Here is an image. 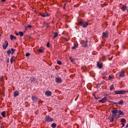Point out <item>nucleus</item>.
<instances>
[{"label": "nucleus", "instance_id": "nucleus-30", "mask_svg": "<svg viewBox=\"0 0 128 128\" xmlns=\"http://www.w3.org/2000/svg\"><path fill=\"white\" fill-rule=\"evenodd\" d=\"M19 35L20 36H24V32H19Z\"/></svg>", "mask_w": 128, "mask_h": 128}, {"label": "nucleus", "instance_id": "nucleus-16", "mask_svg": "<svg viewBox=\"0 0 128 128\" xmlns=\"http://www.w3.org/2000/svg\"><path fill=\"white\" fill-rule=\"evenodd\" d=\"M118 112L119 114L118 115L119 116H124V112H122V111L121 110H118Z\"/></svg>", "mask_w": 128, "mask_h": 128}, {"label": "nucleus", "instance_id": "nucleus-28", "mask_svg": "<svg viewBox=\"0 0 128 128\" xmlns=\"http://www.w3.org/2000/svg\"><path fill=\"white\" fill-rule=\"evenodd\" d=\"M126 122V120L124 118L121 119V122H123V124H125Z\"/></svg>", "mask_w": 128, "mask_h": 128}, {"label": "nucleus", "instance_id": "nucleus-14", "mask_svg": "<svg viewBox=\"0 0 128 128\" xmlns=\"http://www.w3.org/2000/svg\"><path fill=\"white\" fill-rule=\"evenodd\" d=\"M20 95V92H18V90H16L14 92V98H16V96H18Z\"/></svg>", "mask_w": 128, "mask_h": 128}, {"label": "nucleus", "instance_id": "nucleus-2", "mask_svg": "<svg viewBox=\"0 0 128 128\" xmlns=\"http://www.w3.org/2000/svg\"><path fill=\"white\" fill-rule=\"evenodd\" d=\"M45 122H54V118L50 117V116L48 115H46L45 116Z\"/></svg>", "mask_w": 128, "mask_h": 128}, {"label": "nucleus", "instance_id": "nucleus-13", "mask_svg": "<svg viewBox=\"0 0 128 128\" xmlns=\"http://www.w3.org/2000/svg\"><path fill=\"white\" fill-rule=\"evenodd\" d=\"M97 66L99 68H102V63H100L98 62H97Z\"/></svg>", "mask_w": 128, "mask_h": 128}, {"label": "nucleus", "instance_id": "nucleus-11", "mask_svg": "<svg viewBox=\"0 0 128 128\" xmlns=\"http://www.w3.org/2000/svg\"><path fill=\"white\" fill-rule=\"evenodd\" d=\"M121 10L123 12H126V4H124L121 8Z\"/></svg>", "mask_w": 128, "mask_h": 128}, {"label": "nucleus", "instance_id": "nucleus-36", "mask_svg": "<svg viewBox=\"0 0 128 128\" xmlns=\"http://www.w3.org/2000/svg\"><path fill=\"white\" fill-rule=\"evenodd\" d=\"M40 16H41L42 18H46V15H44V14H40Z\"/></svg>", "mask_w": 128, "mask_h": 128}, {"label": "nucleus", "instance_id": "nucleus-43", "mask_svg": "<svg viewBox=\"0 0 128 128\" xmlns=\"http://www.w3.org/2000/svg\"><path fill=\"white\" fill-rule=\"evenodd\" d=\"M125 94H126V92H128V90H124Z\"/></svg>", "mask_w": 128, "mask_h": 128}, {"label": "nucleus", "instance_id": "nucleus-32", "mask_svg": "<svg viewBox=\"0 0 128 128\" xmlns=\"http://www.w3.org/2000/svg\"><path fill=\"white\" fill-rule=\"evenodd\" d=\"M38 52H39L41 54H42V52H44V51L42 49L40 48L38 50Z\"/></svg>", "mask_w": 128, "mask_h": 128}, {"label": "nucleus", "instance_id": "nucleus-6", "mask_svg": "<svg viewBox=\"0 0 128 128\" xmlns=\"http://www.w3.org/2000/svg\"><path fill=\"white\" fill-rule=\"evenodd\" d=\"M8 46V41L6 40L5 41L4 43L3 44H2L4 50H6Z\"/></svg>", "mask_w": 128, "mask_h": 128}, {"label": "nucleus", "instance_id": "nucleus-15", "mask_svg": "<svg viewBox=\"0 0 128 128\" xmlns=\"http://www.w3.org/2000/svg\"><path fill=\"white\" fill-rule=\"evenodd\" d=\"M126 73H124V72H120V78H124V76H126L125 74Z\"/></svg>", "mask_w": 128, "mask_h": 128}, {"label": "nucleus", "instance_id": "nucleus-21", "mask_svg": "<svg viewBox=\"0 0 128 128\" xmlns=\"http://www.w3.org/2000/svg\"><path fill=\"white\" fill-rule=\"evenodd\" d=\"M1 115L2 116H3L4 118H6V111H3L1 113Z\"/></svg>", "mask_w": 128, "mask_h": 128}, {"label": "nucleus", "instance_id": "nucleus-34", "mask_svg": "<svg viewBox=\"0 0 128 128\" xmlns=\"http://www.w3.org/2000/svg\"><path fill=\"white\" fill-rule=\"evenodd\" d=\"M109 102H110L111 104H118V103L116 102H113L112 101H108Z\"/></svg>", "mask_w": 128, "mask_h": 128}, {"label": "nucleus", "instance_id": "nucleus-20", "mask_svg": "<svg viewBox=\"0 0 128 128\" xmlns=\"http://www.w3.org/2000/svg\"><path fill=\"white\" fill-rule=\"evenodd\" d=\"M118 104H120V106H122V104H124V100H120L118 103Z\"/></svg>", "mask_w": 128, "mask_h": 128}, {"label": "nucleus", "instance_id": "nucleus-35", "mask_svg": "<svg viewBox=\"0 0 128 128\" xmlns=\"http://www.w3.org/2000/svg\"><path fill=\"white\" fill-rule=\"evenodd\" d=\"M57 64H59V66H62V62H60V60H58L57 62Z\"/></svg>", "mask_w": 128, "mask_h": 128}, {"label": "nucleus", "instance_id": "nucleus-3", "mask_svg": "<svg viewBox=\"0 0 128 128\" xmlns=\"http://www.w3.org/2000/svg\"><path fill=\"white\" fill-rule=\"evenodd\" d=\"M78 26H82L84 28H86L88 26V24L87 23V22H82L80 21L78 24Z\"/></svg>", "mask_w": 128, "mask_h": 128}, {"label": "nucleus", "instance_id": "nucleus-1", "mask_svg": "<svg viewBox=\"0 0 128 128\" xmlns=\"http://www.w3.org/2000/svg\"><path fill=\"white\" fill-rule=\"evenodd\" d=\"M112 116L116 120H118L120 118V115L116 114L118 112L117 109H116L115 110H112Z\"/></svg>", "mask_w": 128, "mask_h": 128}, {"label": "nucleus", "instance_id": "nucleus-7", "mask_svg": "<svg viewBox=\"0 0 128 128\" xmlns=\"http://www.w3.org/2000/svg\"><path fill=\"white\" fill-rule=\"evenodd\" d=\"M45 96H52V92L47 90L45 92Z\"/></svg>", "mask_w": 128, "mask_h": 128}, {"label": "nucleus", "instance_id": "nucleus-25", "mask_svg": "<svg viewBox=\"0 0 128 128\" xmlns=\"http://www.w3.org/2000/svg\"><path fill=\"white\" fill-rule=\"evenodd\" d=\"M114 88V84H112L110 88V90H112Z\"/></svg>", "mask_w": 128, "mask_h": 128}, {"label": "nucleus", "instance_id": "nucleus-48", "mask_svg": "<svg viewBox=\"0 0 128 128\" xmlns=\"http://www.w3.org/2000/svg\"><path fill=\"white\" fill-rule=\"evenodd\" d=\"M48 24H46V28H48Z\"/></svg>", "mask_w": 128, "mask_h": 128}, {"label": "nucleus", "instance_id": "nucleus-45", "mask_svg": "<svg viewBox=\"0 0 128 128\" xmlns=\"http://www.w3.org/2000/svg\"><path fill=\"white\" fill-rule=\"evenodd\" d=\"M7 62H8V63L10 62V60H9L8 58V59Z\"/></svg>", "mask_w": 128, "mask_h": 128}, {"label": "nucleus", "instance_id": "nucleus-9", "mask_svg": "<svg viewBox=\"0 0 128 128\" xmlns=\"http://www.w3.org/2000/svg\"><path fill=\"white\" fill-rule=\"evenodd\" d=\"M32 98L35 104H36V102H38V98L36 97L35 96H32Z\"/></svg>", "mask_w": 128, "mask_h": 128}, {"label": "nucleus", "instance_id": "nucleus-49", "mask_svg": "<svg viewBox=\"0 0 128 128\" xmlns=\"http://www.w3.org/2000/svg\"><path fill=\"white\" fill-rule=\"evenodd\" d=\"M63 8H64V9L66 8V6H64L63 7Z\"/></svg>", "mask_w": 128, "mask_h": 128}, {"label": "nucleus", "instance_id": "nucleus-33", "mask_svg": "<svg viewBox=\"0 0 128 128\" xmlns=\"http://www.w3.org/2000/svg\"><path fill=\"white\" fill-rule=\"evenodd\" d=\"M70 60L71 62H74V58H72L70 57Z\"/></svg>", "mask_w": 128, "mask_h": 128}, {"label": "nucleus", "instance_id": "nucleus-37", "mask_svg": "<svg viewBox=\"0 0 128 128\" xmlns=\"http://www.w3.org/2000/svg\"><path fill=\"white\" fill-rule=\"evenodd\" d=\"M26 56H30V52H27L26 54Z\"/></svg>", "mask_w": 128, "mask_h": 128}, {"label": "nucleus", "instance_id": "nucleus-52", "mask_svg": "<svg viewBox=\"0 0 128 128\" xmlns=\"http://www.w3.org/2000/svg\"><path fill=\"white\" fill-rule=\"evenodd\" d=\"M100 84H102V83H100Z\"/></svg>", "mask_w": 128, "mask_h": 128}, {"label": "nucleus", "instance_id": "nucleus-26", "mask_svg": "<svg viewBox=\"0 0 128 128\" xmlns=\"http://www.w3.org/2000/svg\"><path fill=\"white\" fill-rule=\"evenodd\" d=\"M7 54H8V56H10V54H12V51L10 50H8L7 52H6Z\"/></svg>", "mask_w": 128, "mask_h": 128}, {"label": "nucleus", "instance_id": "nucleus-41", "mask_svg": "<svg viewBox=\"0 0 128 128\" xmlns=\"http://www.w3.org/2000/svg\"><path fill=\"white\" fill-rule=\"evenodd\" d=\"M121 124H122V128H124V124L122 123Z\"/></svg>", "mask_w": 128, "mask_h": 128}, {"label": "nucleus", "instance_id": "nucleus-8", "mask_svg": "<svg viewBox=\"0 0 128 128\" xmlns=\"http://www.w3.org/2000/svg\"><path fill=\"white\" fill-rule=\"evenodd\" d=\"M56 82L57 84H60V82H62V80L60 78H56Z\"/></svg>", "mask_w": 128, "mask_h": 128}, {"label": "nucleus", "instance_id": "nucleus-46", "mask_svg": "<svg viewBox=\"0 0 128 128\" xmlns=\"http://www.w3.org/2000/svg\"><path fill=\"white\" fill-rule=\"evenodd\" d=\"M2 2H6V0H1Z\"/></svg>", "mask_w": 128, "mask_h": 128}, {"label": "nucleus", "instance_id": "nucleus-24", "mask_svg": "<svg viewBox=\"0 0 128 128\" xmlns=\"http://www.w3.org/2000/svg\"><path fill=\"white\" fill-rule=\"evenodd\" d=\"M14 52H16V49H14L12 48H11V54H14Z\"/></svg>", "mask_w": 128, "mask_h": 128}, {"label": "nucleus", "instance_id": "nucleus-39", "mask_svg": "<svg viewBox=\"0 0 128 128\" xmlns=\"http://www.w3.org/2000/svg\"><path fill=\"white\" fill-rule=\"evenodd\" d=\"M27 27L28 28H32V25H28Z\"/></svg>", "mask_w": 128, "mask_h": 128}, {"label": "nucleus", "instance_id": "nucleus-44", "mask_svg": "<svg viewBox=\"0 0 128 128\" xmlns=\"http://www.w3.org/2000/svg\"><path fill=\"white\" fill-rule=\"evenodd\" d=\"M93 96H94V98H96V94H93Z\"/></svg>", "mask_w": 128, "mask_h": 128}, {"label": "nucleus", "instance_id": "nucleus-42", "mask_svg": "<svg viewBox=\"0 0 128 128\" xmlns=\"http://www.w3.org/2000/svg\"><path fill=\"white\" fill-rule=\"evenodd\" d=\"M95 99L96 100H98V99H100V97H95Z\"/></svg>", "mask_w": 128, "mask_h": 128}, {"label": "nucleus", "instance_id": "nucleus-10", "mask_svg": "<svg viewBox=\"0 0 128 128\" xmlns=\"http://www.w3.org/2000/svg\"><path fill=\"white\" fill-rule=\"evenodd\" d=\"M99 102H102V104H104L106 102V97H104L101 100H98Z\"/></svg>", "mask_w": 128, "mask_h": 128}, {"label": "nucleus", "instance_id": "nucleus-19", "mask_svg": "<svg viewBox=\"0 0 128 128\" xmlns=\"http://www.w3.org/2000/svg\"><path fill=\"white\" fill-rule=\"evenodd\" d=\"M83 46H84V48L88 46V40H86V41L84 43Z\"/></svg>", "mask_w": 128, "mask_h": 128}, {"label": "nucleus", "instance_id": "nucleus-54", "mask_svg": "<svg viewBox=\"0 0 128 128\" xmlns=\"http://www.w3.org/2000/svg\"><path fill=\"white\" fill-rule=\"evenodd\" d=\"M0 36H2V34H0Z\"/></svg>", "mask_w": 128, "mask_h": 128}, {"label": "nucleus", "instance_id": "nucleus-27", "mask_svg": "<svg viewBox=\"0 0 128 128\" xmlns=\"http://www.w3.org/2000/svg\"><path fill=\"white\" fill-rule=\"evenodd\" d=\"M14 56H12V58H10V62H11V64H12V62H14Z\"/></svg>", "mask_w": 128, "mask_h": 128}, {"label": "nucleus", "instance_id": "nucleus-4", "mask_svg": "<svg viewBox=\"0 0 128 128\" xmlns=\"http://www.w3.org/2000/svg\"><path fill=\"white\" fill-rule=\"evenodd\" d=\"M115 94H126L124 90H116L114 92Z\"/></svg>", "mask_w": 128, "mask_h": 128}, {"label": "nucleus", "instance_id": "nucleus-51", "mask_svg": "<svg viewBox=\"0 0 128 128\" xmlns=\"http://www.w3.org/2000/svg\"><path fill=\"white\" fill-rule=\"evenodd\" d=\"M65 40H68L66 38H65Z\"/></svg>", "mask_w": 128, "mask_h": 128}, {"label": "nucleus", "instance_id": "nucleus-29", "mask_svg": "<svg viewBox=\"0 0 128 128\" xmlns=\"http://www.w3.org/2000/svg\"><path fill=\"white\" fill-rule=\"evenodd\" d=\"M78 48V45L74 44L73 47H72V50H76V48Z\"/></svg>", "mask_w": 128, "mask_h": 128}, {"label": "nucleus", "instance_id": "nucleus-5", "mask_svg": "<svg viewBox=\"0 0 128 128\" xmlns=\"http://www.w3.org/2000/svg\"><path fill=\"white\" fill-rule=\"evenodd\" d=\"M30 84H34L36 82V78L34 76L30 77Z\"/></svg>", "mask_w": 128, "mask_h": 128}, {"label": "nucleus", "instance_id": "nucleus-12", "mask_svg": "<svg viewBox=\"0 0 128 128\" xmlns=\"http://www.w3.org/2000/svg\"><path fill=\"white\" fill-rule=\"evenodd\" d=\"M108 120H109L110 122H112L114 120V118L112 116H110V117L108 118Z\"/></svg>", "mask_w": 128, "mask_h": 128}, {"label": "nucleus", "instance_id": "nucleus-23", "mask_svg": "<svg viewBox=\"0 0 128 128\" xmlns=\"http://www.w3.org/2000/svg\"><path fill=\"white\" fill-rule=\"evenodd\" d=\"M56 36H58V33L56 32H54V35L52 36V38L53 40H54V38H56Z\"/></svg>", "mask_w": 128, "mask_h": 128}, {"label": "nucleus", "instance_id": "nucleus-38", "mask_svg": "<svg viewBox=\"0 0 128 128\" xmlns=\"http://www.w3.org/2000/svg\"><path fill=\"white\" fill-rule=\"evenodd\" d=\"M108 80H112V77L110 76H108Z\"/></svg>", "mask_w": 128, "mask_h": 128}, {"label": "nucleus", "instance_id": "nucleus-31", "mask_svg": "<svg viewBox=\"0 0 128 128\" xmlns=\"http://www.w3.org/2000/svg\"><path fill=\"white\" fill-rule=\"evenodd\" d=\"M44 14L46 16H46H50V14L48 13V12L44 13Z\"/></svg>", "mask_w": 128, "mask_h": 128}, {"label": "nucleus", "instance_id": "nucleus-53", "mask_svg": "<svg viewBox=\"0 0 128 128\" xmlns=\"http://www.w3.org/2000/svg\"><path fill=\"white\" fill-rule=\"evenodd\" d=\"M0 124H1V122H0Z\"/></svg>", "mask_w": 128, "mask_h": 128}, {"label": "nucleus", "instance_id": "nucleus-17", "mask_svg": "<svg viewBox=\"0 0 128 128\" xmlns=\"http://www.w3.org/2000/svg\"><path fill=\"white\" fill-rule=\"evenodd\" d=\"M102 36L104 38H108V34L106 32L102 33Z\"/></svg>", "mask_w": 128, "mask_h": 128}, {"label": "nucleus", "instance_id": "nucleus-18", "mask_svg": "<svg viewBox=\"0 0 128 128\" xmlns=\"http://www.w3.org/2000/svg\"><path fill=\"white\" fill-rule=\"evenodd\" d=\"M11 40H16V36H14L12 34H11L10 36Z\"/></svg>", "mask_w": 128, "mask_h": 128}, {"label": "nucleus", "instance_id": "nucleus-22", "mask_svg": "<svg viewBox=\"0 0 128 128\" xmlns=\"http://www.w3.org/2000/svg\"><path fill=\"white\" fill-rule=\"evenodd\" d=\"M51 126H52V128H56V123H53V124H51Z\"/></svg>", "mask_w": 128, "mask_h": 128}, {"label": "nucleus", "instance_id": "nucleus-50", "mask_svg": "<svg viewBox=\"0 0 128 128\" xmlns=\"http://www.w3.org/2000/svg\"><path fill=\"white\" fill-rule=\"evenodd\" d=\"M66 4H64V6H66Z\"/></svg>", "mask_w": 128, "mask_h": 128}, {"label": "nucleus", "instance_id": "nucleus-47", "mask_svg": "<svg viewBox=\"0 0 128 128\" xmlns=\"http://www.w3.org/2000/svg\"><path fill=\"white\" fill-rule=\"evenodd\" d=\"M16 36H19V35H20V34H19V33H16Z\"/></svg>", "mask_w": 128, "mask_h": 128}, {"label": "nucleus", "instance_id": "nucleus-40", "mask_svg": "<svg viewBox=\"0 0 128 128\" xmlns=\"http://www.w3.org/2000/svg\"><path fill=\"white\" fill-rule=\"evenodd\" d=\"M46 46H47L48 48H50V42H48Z\"/></svg>", "mask_w": 128, "mask_h": 128}]
</instances>
